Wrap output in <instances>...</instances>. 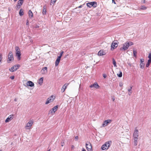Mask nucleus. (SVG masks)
Instances as JSON below:
<instances>
[{
  "label": "nucleus",
  "mask_w": 151,
  "mask_h": 151,
  "mask_svg": "<svg viewBox=\"0 0 151 151\" xmlns=\"http://www.w3.org/2000/svg\"><path fill=\"white\" fill-rule=\"evenodd\" d=\"M138 133V130L136 128L134 131L133 135L134 146H136L137 145V141L139 137Z\"/></svg>",
  "instance_id": "obj_1"
},
{
  "label": "nucleus",
  "mask_w": 151,
  "mask_h": 151,
  "mask_svg": "<svg viewBox=\"0 0 151 151\" xmlns=\"http://www.w3.org/2000/svg\"><path fill=\"white\" fill-rule=\"evenodd\" d=\"M111 143V141H109L106 142L103 145L101 148L102 150H107L109 149Z\"/></svg>",
  "instance_id": "obj_2"
},
{
  "label": "nucleus",
  "mask_w": 151,
  "mask_h": 151,
  "mask_svg": "<svg viewBox=\"0 0 151 151\" xmlns=\"http://www.w3.org/2000/svg\"><path fill=\"white\" fill-rule=\"evenodd\" d=\"M16 50V56L17 57V58L19 60L21 58V52L20 50L18 47H15Z\"/></svg>",
  "instance_id": "obj_3"
},
{
  "label": "nucleus",
  "mask_w": 151,
  "mask_h": 151,
  "mask_svg": "<svg viewBox=\"0 0 151 151\" xmlns=\"http://www.w3.org/2000/svg\"><path fill=\"white\" fill-rule=\"evenodd\" d=\"M14 60V57L13 55L12 52L10 51L8 56V59L7 61L8 63H10L11 62Z\"/></svg>",
  "instance_id": "obj_4"
},
{
  "label": "nucleus",
  "mask_w": 151,
  "mask_h": 151,
  "mask_svg": "<svg viewBox=\"0 0 151 151\" xmlns=\"http://www.w3.org/2000/svg\"><path fill=\"white\" fill-rule=\"evenodd\" d=\"M87 6L89 8H91L93 6L94 8L96 7L97 6V4L96 2L93 1L87 3L86 4Z\"/></svg>",
  "instance_id": "obj_5"
},
{
  "label": "nucleus",
  "mask_w": 151,
  "mask_h": 151,
  "mask_svg": "<svg viewBox=\"0 0 151 151\" xmlns=\"http://www.w3.org/2000/svg\"><path fill=\"white\" fill-rule=\"evenodd\" d=\"M118 42L117 41H113L111 45V50H113L114 49L116 48L118 46Z\"/></svg>",
  "instance_id": "obj_6"
},
{
  "label": "nucleus",
  "mask_w": 151,
  "mask_h": 151,
  "mask_svg": "<svg viewBox=\"0 0 151 151\" xmlns=\"http://www.w3.org/2000/svg\"><path fill=\"white\" fill-rule=\"evenodd\" d=\"M64 53V52L62 51L61 52L60 54V55L58 56L55 62V65L56 66H57L60 62L61 58L63 54Z\"/></svg>",
  "instance_id": "obj_7"
},
{
  "label": "nucleus",
  "mask_w": 151,
  "mask_h": 151,
  "mask_svg": "<svg viewBox=\"0 0 151 151\" xmlns=\"http://www.w3.org/2000/svg\"><path fill=\"white\" fill-rule=\"evenodd\" d=\"M33 123L32 121H30L25 126V129H31Z\"/></svg>",
  "instance_id": "obj_8"
},
{
  "label": "nucleus",
  "mask_w": 151,
  "mask_h": 151,
  "mask_svg": "<svg viewBox=\"0 0 151 151\" xmlns=\"http://www.w3.org/2000/svg\"><path fill=\"white\" fill-rule=\"evenodd\" d=\"M55 98V97L53 96H51L48 98L45 102L46 104H47L49 103L52 102L53 101Z\"/></svg>",
  "instance_id": "obj_9"
},
{
  "label": "nucleus",
  "mask_w": 151,
  "mask_h": 151,
  "mask_svg": "<svg viewBox=\"0 0 151 151\" xmlns=\"http://www.w3.org/2000/svg\"><path fill=\"white\" fill-rule=\"evenodd\" d=\"M112 121V120L109 119L104 121L102 124L101 127H104L106 126L109 124Z\"/></svg>",
  "instance_id": "obj_10"
},
{
  "label": "nucleus",
  "mask_w": 151,
  "mask_h": 151,
  "mask_svg": "<svg viewBox=\"0 0 151 151\" xmlns=\"http://www.w3.org/2000/svg\"><path fill=\"white\" fill-rule=\"evenodd\" d=\"M86 148L88 151H91L92 150V146L90 142H86Z\"/></svg>",
  "instance_id": "obj_11"
},
{
  "label": "nucleus",
  "mask_w": 151,
  "mask_h": 151,
  "mask_svg": "<svg viewBox=\"0 0 151 151\" xmlns=\"http://www.w3.org/2000/svg\"><path fill=\"white\" fill-rule=\"evenodd\" d=\"M20 67V65H15L10 68L9 70L12 72H14L18 69Z\"/></svg>",
  "instance_id": "obj_12"
},
{
  "label": "nucleus",
  "mask_w": 151,
  "mask_h": 151,
  "mask_svg": "<svg viewBox=\"0 0 151 151\" xmlns=\"http://www.w3.org/2000/svg\"><path fill=\"white\" fill-rule=\"evenodd\" d=\"M58 108V106L57 105L53 107L52 109L49 111V113L52 114L53 112L55 113V112L57 110Z\"/></svg>",
  "instance_id": "obj_13"
},
{
  "label": "nucleus",
  "mask_w": 151,
  "mask_h": 151,
  "mask_svg": "<svg viewBox=\"0 0 151 151\" xmlns=\"http://www.w3.org/2000/svg\"><path fill=\"white\" fill-rule=\"evenodd\" d=\"M89 87L91 88H99V86L96 82L95 83L93 84H91L90 86Z\"/></svg>",
  "instance_id": "obj_14"
},
{
  "label": "nucleus",
  "mask_w": 151,
  "mask_h": 151,
  "mask_svg": "<svg viewBox=\"0 0 151 151\" xmlns=\"http://www.w3.org/2000/svg\"><path fill=\"white\" fill-rule=\"evenodd\" d=\"M47 67H44L41 70V72L42 74H44L47 72Z\"/></svg>",
  "instance_id": "obj_15"
},
{
  "label": "nucleus",
  "mask_w": 151,
  "mask_h": 151,
  "mask_svg": "<svg viewBox=\"0 0 151 151\" xmlns=\"http://www.w3.org/2000/svg\"><path fill=\"white\" fill-rule=\"evenodd\" d=\"M106 54V53L103 50H100L98 53V55L99 56H103L105 55Z\"/></svg>",
  "instance_id": "obj_16"
},
{
  "label": "nucleus",
  "mask_w": 151,
  "mask_h": 151,
  "mask_svg": "<svg viewBox=\"0 0 151 151\" xmlns=\"http://www.w3.org/2000/svg\"><path fill=\"white\" fill-rule=\"evenodd\" d=\"M128 44L127 43V42H125L123 44L122 49L124 50H127L129 47Z\"/></svg>",
  "instance_id": "obj_17"
},
{
  "label": "nucleus",
  "mask_w": 151,
  "mask_h": 151,
  "mask_svg": "<svg viewBox=\"0 0 151 151\" xmlns=\"http://www.w3.org/2000/svg\"><path fill=\"white\" fill-rule=\"evenodd\" d=\"M69 83H65L61 89L62 92H63L65 91L66 89L67 88V87L69 85Z\"/></svg>",
  "instance_id": "obj_18"
},
{
  "label": "nucleus",
  "mask_w": 151,
  "mask_h": 151,
  "mask_svg": "<svg viewBox=\"0 0 151 151\" xmlns=\"http://www.w3.org/2000/svg\"><path fill=\"white\" fill-rule=\"evenodd\" d=\"M13 116V115H10L9 117L6 119L5 122H7L10 121L13 118L12 117V116Z\"/></svg>",
  "instance_id": "obj_19"
},
{
  "label": "nucleus",
  "mask_w": 151,
  "mask_h": 151,
  "mask_svg": "<svg viewBox=\"0 0 151 151\" xmlns=\"http://www.w3.org/2000/svg\"><path fill=\"white\" fill-rule=\"evenodd\" d=\"M28 14L29 18H32L33 17V14L31 10H29V11Z\"/></svg>",
  "instance_id": "obj_20"
},
{
  "label": "nucleus",
  "mask_w": 151,
  "mask_h": 151,
  "mask_svg": "<svg viewBox=\"0 0 151 151\" xmlns=\"http://www.w3.org/2000/svg\"><path fill=\"white\" fill-rule=\"evenodd\" d=\"M27 85L31 87H32L34 86V83L31 81H28L27 83Z\"/></svg>",
  "instance_id": "obj_21"
},
{
  "label": "nucleus",
  "mask_w": 151,
  "mask_h": 151,
  "mask_svg": "<svg viewBox=\"0 0 151 151\" xmlns=\"http://www.w3.org/2000/svg\"><path fill=\"white\" fill-rule=\"evenodd\" d=\"M43 78H40L38 81V84L41 85L43 83Z\"/></svg>",
  "instance_id": "obj_22"
},
{
  "label": "nucleus",
  "mask_w": 151,
  "mask_h": 151,
  "mask_svg": "<svg viewBox=\"0 0 151 151\" xmlns=\"http://www.w3.org/2000/svg\"><path fill=\"white\" fill-rule=\"evenodd\" d=\"M19 14L20 16H22L24 14V12L22 9H20Z\"/></svg>",
  "instance_id": "obj_23"
},
{
  "label": "nucleus",
  "mask_w": 151,
  "mask_h": 151,
  "mask_svg": "<svg viewBox=\"0 0 151 151\" xmlns=\"http://www.w3.org/2000/svg\"><path fill=\"white\" fill-rule=\"evenodd\" d=\"M112 61H113V63L114 65V66L115 67H116L117 65H116V62L115 59H114V58L112 59Z\"/></svg>",
  "instance_id": "obj_24"
},
{
  "label": "nucleus",
  "mask_w": 151,
  "mask_h": 151,
  "mask_svg": "<svg viewBox=\"0 0 151 151\" xmlns=\"http://www.w3.org/2000/svg\"><path fill=\"white\" fill-rule=\"evenodd\" d=\"M140 66L141 68H143L145 66V64L143 63H140Z\"/></svg>",
  "instance_id": "obj_25"
},
{
  "label": "nucleus",
  "mask_w": 151,
  "mask_h": 151,
  "mask_svg": "<svg viewBox=\"0 0 151 151\" xmlns=\"http://www.w3.org/2000/svg\"><path fill=\"white\" fill-rule=\"evenodd\" d=\"M44 9L43 10L42 13L44 14H46V10L45 9V6L43 7Z\"/></svg>",
  "instance_id": "obj_26"
},
{
  "label": "nucleus",
  "mask_w": 151,
  "mask_h": 151,
  "mask_svg": "<svg viewBox=\"0 0 151 151\" xmlns=\"http://www.w3.org/2000/svg\"><path fill=\"white\" fill-rule=\"evenodd\" d=\"M140 9L142 10H145L147 9V7L144 6H142L141 7Z\"/></svg>",
  "instance_id": "obj_27"
},
{
  "label": "nucleus",
  "mask_w": 151,
  "mask_h": 151,
  "mask_svg": "<svg viewBox=\"0 0 151 151\" xmlns=\"http://www.w3.org/2000/svg\"><path fill=\"white\" fill-rule=\"evenodd\" d=\"M127 43L128 44V46L129 47V46H131L133 45V43L131 42H127Z\"/></svg>",
  "instance_id": "obj_28"
},
{
  "label": "nucleus",
  "mask_w": 151,
  "mask_h": 151,
  "mask_svg": "<svg viewBox=\"0 0 151 151\" xmlns=\"http://www.w3.org/2000/svg\"><path fill=\"white\" fill-rule=\"evenodd\" d=\"M133 54H134V56L135 57H136V55H137V51L135 50H133Z\"/></svg>",
  "instance_id": "obj_29"
},
{
  "label": "nucleus",
  "mask_w": 151,
  "mask_h": 151,
  "mask_svg": "<svg viewBox=\"0 0 151 151\" xmlns=\"http://www.w3.org/2000/svg\"><path fill=\"white\" fill-rule=\"evenodd\" d=\"M117 76L119 77H121L122 76V73L121 71H120V73L119 74H117Z\"/></svg>",
  "instance_id": "obj_30"
},
{
  "label": "nucleus",
  "mask_w": 151,
  "mask_h": 151,
  "mask_svg": "<svg viewBox=\"0 0 151 151\" xmlns=\"http://www.w3.org/2000/svg\"><path fill=\"white\" fill-rule=\"evenodd\" d=\"M21 5H20V4H17L16 6V9L18 10L20 8Z\"/></svg>",
  "instance_id": "obj_31"
},
{
  "label": "nucleus",
  "mask_w": 151,
  "mask_h": 151,
  "mask_svg": "<svg viewBox=\"0 0 151 151\" xmlns=\"http://www.w3.org/2000/svg\"><path fill=\"white\" fill-rule=\"evenodd\" d=\"M23 2V1H20L19 0L18 1V3L17 4H20V5H22V4Z\"/></svg>",
  "instance_id": "obj_32"
},
{
  "label": "nucleus",
  "mask_w": 151,
  "mask_h": 151,
  "mask_svg": "<svg viewBox=\"0 0 151 151\" xmlns=\"http://www.w3.org/2000/svg\"><path fill=\"white\" fill-rule=\"evenodd\" d=\"M148 58L149 59L151 60V54L150 53L148 55Z\"/></svg>",
  "instance_id": "obj_33"
},
{
  "label": "nucleus",
  "mask_w": 151,
  "mask_h": 151,
  "mask_svg": "<svg viewBox=\"0 0 151 151\" xmlns=\"http://www.w3.org/2000/svg\"><path fill=\"white\" fill-rule=\"evenodd\" d=\"M2 54H0V62H1L2 60Z\"/></svg>",
  "instance_id": "obj_34"
},
{
  "label": "nucleus",
  "mask_w": 151,
  "mask_h": 151,
  "mask_svg": "<svg viewBox=\"0 0 151 151\" xmlns=\"http://www.w3.org/2000/svg\"><path fill=\"white\" fill-rule=\"evenodd\" d=\"M30 42L31 43H32L33 42V40L31 38H30L29 40Z\"/></svg>",
  "instance_id": "obj_35"
},
{
  "label": "nucleus",
  "mask_w": 151,
  "mask_h": 151,
  "mask_svg": "<svg viewBox=\"0 0 151 151\" xmlns=\"http://www.w3.org/2000/svg\"><path fill=\"white\" fill-rule=\"evenodd\" d=\"M10 78L12 80H13L14 78V76H12L10 77Z\"/></svg>",
  "instance_id": "obj_36"
},
{
  "label": "nucleus",
  "mask_w": 151,
  "mask_h": 151,
  "mask_svg": "<svg viewBox=\"0 0 151 151\" xmlns=\"http://www.w3.org/2000/svg\"><path fill=\"white\" fill-rule=\"evenodd\" d=\"M123 86V83H122V82H120L119 83V86L122 87V86Z\"/></svg>",
  "instance_id": "obj_37"
},
{
  "label": "nucleus",
  "mask_w": 151,
  "mask_h": 151,
  "mask_svg": "<svg viewBox=\"0 0 151 151\" xmlns=\"http://www.w3.org/2000/svg\"><path fill=\"white\" fill-rule=\"evenodd\" d=\"M144 62V59H140L141 63H143Z\"/></svg>",
  "instance_id": "obj_38"
},
{
  "label": "nucleus",
  "mask_w": 151,
  "mask_h": 151,
  "mask_svg": "<svg viewBox=\"0 0 151 151\" xmlns=\"http://www.w3.org/2000/svg\"><path fill=\"white\" fill-rule=\"evenodd\" d=\"M150 63H147L146 65V66L147 67H148L150 65Z\"/></svg>",
  "instance_id": "obj_39"
},
{
  "label": "nucleus",
  "mask_w": 151,
  "mask_h": 151,
  "mask_svg": "<svg viewBox=\"0 0 151 151\" xmlns=\"http://www.w3.org/2000/svg\"><path fill=\"white\" fill-rule=\"evenodd\" d=\"M34 28H38L39 27V26L37 24H36L35 26L34 27Z\"/></svg>",
  "instance_id": "obj_40"
},
{
  "label": "nucleus",
  "mask_w": 151,
  "mask_h": 151,
  "mask_svg": "<svg viewBox=\"0 0 151 151\" xmlns=\"http://www.w3.org/2000/svg\"><path fill=\"white\" fill-rule=\"evenodd\" d=\"M132 87H131L128 90V91L129 92H130V91H131L132 90Z\"/></svg>",
  "instance_id": "obj_41"
},
{
  "label": "nucleus",
  "mask_w": 151,
  "mask_h": 151,
  "mask_svg": "<svg viewBox=\"0 0 151 151\" xmlns=\"http://www.w3.org/2000/svg\"><path fill=\"white\" fill-rule=\"evenodd\" d=\"M151 63V60L149 59L148 60L147 63Z\"/></svg>",
  "instance_id": "obj_42"
},
{
  "label": "nucleus",
  "mask_w": 151,
  "mask_h": 151,
  "mask_svg": "<svg viewBox=\"0 0 151 151\" xmlns=\"http://www.w3.org/2000/svg\"><path fill=\"white\" fill-rule=\"evenodd\" d=\"M27 22H26V25H29V21L28 20H27Z\"/></svg>",
  "instance_id": "obj_43"
},
{
  "label": "nucleus",
  "mask_w": 151,
  "mask_h": 151,
  "mask_svg": "<svg viewBox=\"0 0 151 151\" xmlns=\"http://www.w3.org/2000/svg\"><path fill=\"white\" fill-rule=\"evenodd\" d=\"M64 145V142L61 143V145L62 147H63Z\"/></svg>",
  "instance_id": "obj_44"
},
{
  "label": "nucleus",
  "mask_w": 151,
  "mask_h": 151,
  "mask_svg": "<svg viewBox=\"0 0 151 151\" xmlns=\"http://www.w3.org/2000/svg\"><path fill=\"white\" fill-rule=\"evenodd\" d=\"M103 76L104 78H105L106 77V75L105 74H103Z\"/></svg>",
  "instance_id": "obj_45"
},
{
  "label": "nucleus",
  "mask_w": 151,
  "mask_h": 151,
  "mask_svg": "<svg viewBox=\"0 0 151 151\" xmlns=\"http://www.w3.org/2000/svg\"><path fill=\"white\" fill-rule=\"evenodd\" d=\"M74 147L73 145H72L71 146V149H74Z\"/></svg>",
  "instance_id": "obj_46"
},
{
  "label": "nucleus",
  "mask_w": 151,
  "mask_h": 151,
  "mask_svg": "<svg viewBox=\"0 0 151 151\" xmlns=\"http://www.w3.org/2000/svg\"><path fill=\"white\" fill-rule=\"evenodd\" d=\"M82 5H81L80 6H79L78 7V8H81L82 7Z\"/></svg>",
  "instance_id": "obj_47"
},
{
  "label": "nucleus",
  "mask_w": 151,
  "mask_h": 151,
  "mask_svg": "<svg viewBox=\"0 0 151 151\" xmlns=\"http://www.w3.org/2000/svg\"><path fill=\"white\" fill-rule=\"evenodd\" d=\"M78 136H76L75 137V139H78Z\"/></svg>",
  "instance_id": "obj_48"
},
{
  "label": "nucleus",
  "mask_w": 151,
  "mask_h": 151,
  "mask_svg": "<svg viewBox=\"0 0 151 151\" xmlns=\"http://www.w3.org/2000/svg\"><path fill=\"white\" fill-rule=\"evenodd\" d=\"M56 0H51L54 3L55 2Z\"/></svg>",
  "instance_id": "obj_49"
},
{
  "label": "nucleus",
  "mask_w": 151,
  "mask_h": 151,
  "mask_svg": "<svg viewBox=\"0 0 151 151\" xmlns=\"http://www.w3.org/2000/svg\"><path fill=\"white\" fill-rule=\"evenodd\" d=\"M82 151H86V150L84 148H83L82 149Z\"/></svg>",
  "instance_id": "obj_50"
},
{
  "label": "nucleus",
  "mask_w": 151,
  "mask_h": 151,
  "mask_svg": "<svg viewBox=\"0 0 151 151\" xmlns=\"http://www.w3.org/2000/svg\"><path fill=\"white\" fill-rule=\"evenodd\" d=\"M112 3L115 4V1L114 0H112Z\"/></svg>",
  "instance_id": "obj_51"
},
{
  "label": "nucleus",
  "mask_w": 151,
  "mask_h": 151,
  "mask_svg": "<svg viewBox=\"0 0 151 151\" xmlns=\"http://www.w3.org/2000/svg\"><path fill=\"white\" fill-rule=\"evenodd\" d=\"M112 100L113 101H115V99L114 98H112Z\"/></svg>",
  "instance_id": "obj_52"
},
{
  "label": "nucleus",
  "mask_w": 151,
  "mask_h": 151,
  "mask_svg": "<svg viewBox=\"0 0 151 151\" xmlns=\"http://www.w3.org/2000/svg\"><path fill=\"white\" fill-rule=\"evenodd\" d=\"M14 101H17V99H14Z\"/></svg>",
  "instance_id": "obj_53"
},
{
  "label": "nucleus",
  "mask_w": 151,
  "mask_h": 151,
  "mask_svg": "<svg viewBox=\"0 0 151 151\" xmlns=\"http://www.w3.org/2000/svg\"><path fill=\"white\" fill-rule=\"evenodd\" d=\"M131 93H132V92H130V93H129V95H130L131 94Z\"/></svg>",
  "instance_id": "obj_54"
},
{
  "label": "nucleus",
  "mask_w": 151,
  "mask_h": 151,
  "mask_svg": "<svg viewBox=\"0 0 151 151\" xmlns=\"http://www.w3.org/2000/svg\"><path fill=\"white\" fill-rule=\"evenodd\" d=\"M19 1H22L23 2V0H19Z\"/></svg>",
  "instance_id": "obj_55"
},
{
  "label": "nucleus",
  "mask_w": 151,
  "mask_h": 151,
  "mask_svg": "<svg viewBox=\"0 0 151 151\" xmlns=\"http://www.w3.org/2000/svg\"><path fill=\"white\" fill-rule=\"evenodd\" d=\"M14 1H16L17 0H14Z\"/></svg>",
  "instance_id": "obj_56"
},
{
  "label": "nucleus",
  "mask_w": 151,
  "mask_h": 151,
  "mask_svg": "<svg viewBox=\"0 0 151 151\" xmlns=\"http://www.w3.org/2000/svg\"><path fill=\"white\" fill-rule=\"evenodd\" d=\"M50 150H48L47 151H50Z\"/></svg>",
  "instance_id": "obj_57"
},
{
  "label": "nucleus",
  "mask_w": 151,
  "mask_h": 151,
  "mask_svg": "<svg viewBox=\"0 0 151 151\" xmlns=\"http://www.w3.org/2000/svg\"><path fill=\"white\" fill-rule=\"evenodd\" d=\"M0 151H2L1 150H0Z\"/></svg>",
  "instance_id": "obj_58"
}]
</instances>
